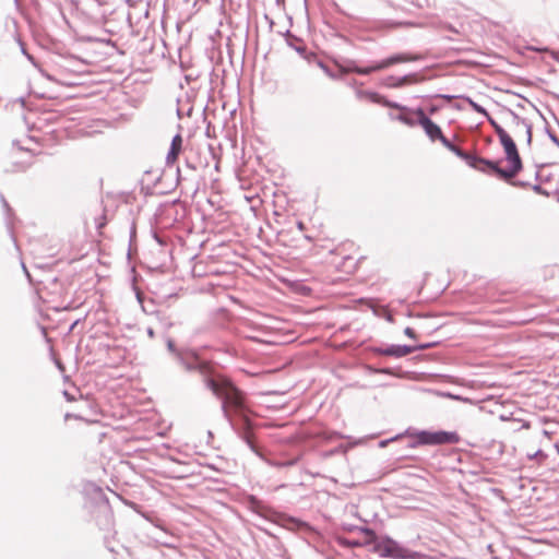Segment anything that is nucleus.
<instances>
[{
	"label": "nucleus",
	"mask_w": 559,
	"mask_h": 559,
	"mask_svg": "<svg viewBox=\"0 0 559 559\" xmlns=\"http://www.w3.org/2000/svg\"><path fill=\"white\" fill-rule=\"evenodd\" d=\"M498 138L501 146L503 147L506 159L509 163L507 168H502L500 166L502 159L493 160L484 158L477 154H467L457 146L456 157H461L465 160L467 166L476 170L486 175L495 176L503 181H510L523 169V163L519 154L518 146L510 134L506 131Z\"/></svg>",
	"instance_id": "1"
},
{
	"label": "nucleus",
	"mask_w": 559,
	"mask_h": 559,
	"mask_svg": "<svg viewBox=\"0 0 559 559\" xmlns=\"http://www.w3.org/2000/svg\"><path fill=\"white\" fill-rule=\"evenodd\" d=\"M415 58L407 53H396L381 61H377L369 67H359L355 60L345 59L337 63L340 72L342 74L357 73L360 75H369L372 72L386 69L393 64L412 61Z\"/></svg>",
	"instance_id": "2"
},
{
	"label": "nucleus",
	"mask_w": 559,
	"mask_h": 559,
	"mask_svg": "<svg viewBox=\"0 0 559 559\" xmlns=\"http://www.w3.org/2000/svg\"><path fill=\"white\" fill-rule=\"evenodd\" d=\"M213 392L224 400V406L227 411L242 414L245 406V395L231 382L227 380L211 381Z\"/></svg>",
	"instance_id": "3"
},
{
	"label": "nucleus",
	"mask_w": 559,
	"mask_h": 559,
	"mask_svg": "<svg viewBox=\"0 0 559 559\" xmlns=\"http://www.w3.org/2000/svg\"><path fill=\"white\" fill-rule=\"evenodd\" d=\"M409 437L416 444L420 445H438L449 443L453 439V435L445 431H414Z\"/></svg>",
	"instance_id": "4"
},
{
	"label": "nucleus",
	"mask_w": 559,
	"mask_h": 559,
	"mask_svg": "<svg viewBox=\"0 0 559 559\" xmlns=\"http://www.w3.org/2000/svg\"><path fill=\"white\" fill-rule=\"evenodd\" d=\"M418 126L424 129L426 135L432 142L439 140L449 151L454 152V142L443 135L441 128L427 114H421V121Z\"/></svg>",
	"instance_id": "5"
},
{
	"label": "nucleus",
	"mask_w": 559,
	"mask_h": 559,
	"mask_svg": "<svg viewBox=\"0 0 559 559\" xmlns=\"http://www.w3.org/2000/svg\"><path fill=\"white\" fill-rule=\"evenodd\" d=\"M364 543L368 545H373V551L378 552L381 556H393L396 545L391 539L378 540L376 534L371 530H364Z\"/></svg>",
	"instance_id": "6"
},
{
	"label": "nucleus",
	"mask_w": 559,
	"mask_h": 559,
	"mask_svg": "<svg viewBox=\"0 0 559 559\" xmlns=\"http://www.w3.org/2000/svg\"><path fill=\"white\" fill-rule=\"evenodd\" d=\"M135 201V197L133 193L130 192H108L103 200L104 202V210H107V207L115 206L116 209H119L121 206H133Z\"/></svg>",
	"instance_id": "7"
},
{
	"label": "nucleus",
	"mask_w": 559,
	"mask_h": 559,
	"mask_svg": "<svg viewBox=\"0 0 559 559\" xmlns=\"http://www.w3.org/2000/svg\"><path fill=\"white\" fill-rule=\"evenodd\" d=\"M421 114H426L425 110L421 108H417L414 110L405 106L397 115L391 112L390 118L393 120H399L408 127H414L420 123Z\"/></svg>",
	"instance_id": "8"
},
{
	"label": "nucleus",
	"mask_w": 559,
	"mask_h": 559,
	"mask_svg": "<svg viewBox=\"0 0 559 559\" xmlns=\"http://www.w3.org/2000/svg\"><path fill=\"white\" fill-rule=\"evenodd\" d=\"M508 115L510 116L511 124L514 128L524 127L525 133H526V143H527L528 146H531L532 139H533V126H532V123L528 122L526 119L520 117L512 109H508Z\"/></svg>",
	"instance_id": "9"
},
{
	"label": "nucleus",
	"mask_w": 559,
	"mask_h": 559,
	"mask_svg": "<svg viewBox=\"0 0 559 559\" xmlns=\"http://www.w3.org/2000/svg\"><path fill=\"white\" fill-rule=\"evenodd\" d=\"M182 142H183V140H182V136L180 133H177L176 135H174L171 143H170L169 151L166 156L167 165H173L178 159V156L182 150Z\"/></svg>",
	"instance_id": "10"
},
{
	"label": "nucleus",
	"mask_w": 559,
	"mask_h": 559,
	"mask_svg": "<svg viewBox=\"0 0 559 559\" xmlns=\"http://www.w3.org/2000/svg\"><path fill=\"white\" fill-rule=\"evenodd\" d=\"M418 347L415 346H405V345H392L384 350H382L383 355L394 356V357H404L413 352H415ZM419 348H425V346H420Z\"/></svg>",
	"instance_id": "11"
},
{
	"label": "nucleus",
	"mask_w": 559,
	"mask_h": 559,
	"mask_svg": "<svg viewBox=\"0 0 559 559\" xmlns=\"http://www.w3.org/2000/svg\"><path fill=\"white\" fill-rule=\"evenodd\" d=\"M417 81V74H406L403 76H389L386 79V85L390 87H402L406 84H411Z\"/></svg>",
	"instance_id": "12"
},
{
	"label": "nucleus",
	"mask_w": 559,
	"mask_h": 559,
	"mask_svg": "<svg viewBox=\"0 0 559 559\" xmlns=\"http://www.w3.org/2000/svg\"><path fill=\"white\" fill-rule=\"evenodd\" d=\"M462 103H467L473 108L474 111H476L477 114H480L483 116L487 115V112H488L485 107H483L481 105L475 103L468 96L456 95V110H460V109H462L464 107L462 105Z\"/></svg>",
	"instance_id": "13"
},
{
	"label": "nucleus",
	"mask_w": 559,
	"mask_h": 559,
	"mask_svg": "<svg viewBox=\"0 0 559 559\" xmlns=\"http://www.w3.org/2000/svg\"><path fill=\"white\" fill-rule=\"evenodd\" d=\"M286 41L289 47H292L294 50H296L300 56L304 58H307V48L302 44L301 39L297 38L296 36L292 35L289 32H287Z\"/></svg>",
	"instance_id": "14"
},
{
	"label": "nucleus",
	"mask_w": 559,
	"mask_h": 559,
	"mask_svg": "<svg viewBox=\"0 0 559 559\" xmlns=\"http://www.w3.org/2000/svg\"><path fill=\"white\" fill-rule=\"evenodd\" d=\"M356 96L359 99L367 98L370 102L376 103V104L379 103V100L381 99V95L376 92H372V91L357 90Z\"/></svg>",
	"instance_id": "15"
},
{
	"label": "nucleus",
	"mask_w": 559,
	"mask_h": 559,
	"mask_svg": "<svg viewBox=\"0 0 559 559\" xmlns=\"http://www.w3.org/2000/svg\"><path fill=\"white\" fill-rule=\"evenodd\" d=\"M486 120L489 122V124L492 127L495 133L497 136L501 135L506 130L490 116L489 112L484 116Z\"/></svg>",
	"instance_id": "16"
},
{
	"label": "nucleus",
	"mask_w": 559,
	"mask_h": 559,
	"mask_svg": "<svg viewBox=\"0 0 559 559\" xmlns=\"http://www.w3.org/2000/svg\"><path fill=\"white\" fill-rule=\"evenodd\" d=\"M380 105L384 106V107H389V108H394V109H399L400 111L402 110V108L404 106L400 105L399 103L396 102H392V100H389L386 98H384L383 96H381V99L379 100Z\"/></svg>",
	"instance_id": "17"
},
{
	"label": "nucleus",
	"mask_w": 559,
	"mask_h": 559,
	"mask_svg": "<svg viewBox=\"0 0 559 559\" xmlns=\"http://www.w3.org/2000/svg\"><path fill=\"white\" fill-rule=\"evenodd\" d=\"M545 132L549 140L559 148V138L551 131L548 126L545 127Z\"/></svg>",
	"instance_id": "18"
},
{
	"label": "nucleus",
	"mask_w": 559,
	"mask_h": 559,
	"mask_svg": "<svg viewBox=\"0 0 559 559\" xmlns=\"http://www.w3.org/2000/svg\"><path fill=\"white\" fill-rule=\"evenodd\" d=\"M460 39L456 37V48H455V51H456V66L460 64V63H463L465 62V60L461 59L457 57V55L461 52V51H465V50H468L467 47L465 46H461L459 45L460 44Z\"/></svg>",
	"instance_id": "19"
},
{
	"label": "nucleus",
	"mask_w": 559,
	"mask_h": 559,
	"mask_svg": "<svg viewBox=\"0 0 559 559\" xmlns=\"http://www.w3.org/2000/svg\"><path fill=\"white\" fill-rule=\"evenodd\" d=\"M318 66L324 71V73L331 79H336L337 76L331 71V69L322 61H318Z\"/></svg>",
	"instance_id": "20"
},
{
	"label": "nucleus",
	"mask_w": 559,
	"mask_h": 559,
	"mask_svg": "<svg viewBox=\"0 0 559 559\" xmlns=\"http://www.w3.org/2000/svg\"><path fill=\"white\" fill-rule=\"evenodd\" d=\"M528 456H530V459H535V460H537V462H538V463L544 462V461L546 460V457H547V455H546L543 451H540V450L536 451V452H535L534 454H532V455L530 454Z\"/></svg>",
	"instance_id": "21"
},
{
	"label": "nucleus",
	"mask_w": 559,
	"mask_h": 559,
	"mask_svg": "<svg viewBox=\"0 0 559 559\" xmlns=\"http://www.w3.org/2000/svg\"><path fill=\"white\" fill-rule=\"evenodd\" d=\"M547 197H550L552 200L559 203V189H556L552 192L547 193Z\"/></svg>",
	"instance_id": "22"
},
{
	"label": "nucleus",
	"mask_w": 559,
	"mask_h": 559,
	"mask_svg": "<svg viewBox=\"0 0 559 559\" xmlns=\"http://www.w3.org/2000/svg\"><path fill=\"white\" fill-rule=\"evenodd\" d=\"M404 333H405L408 337H411V338H415V337H416V333H415L414 329H412V328H406V329L404 330Z\"/></svg>",
	"instance_id": "23"
},
{
	"label": "nucleus",
	"mask_w": 559,
	"mask_h": 559,
	"mask_svg": "<svg viewBox=\"0 0 559 559\" xmlns=\"http://www.w3.org/2000/svg\"><path fill=\"white\" fill-rule=\"evenodd\" d=\"M1 203L4 210H12L2 194H0Z\"/></svg>",
	"instance_id": "24"
},
{
	"label": "nucleus",
	"mask_w": 559,
	"mask_h": 559,
	"mask_svg": "<svg viewBox=\"0 0 559 559\" xmlns=\"http://www.w3.org/2000/svg\"><path fill=\"white\" fill-rule=\"evenodd\" d=\"M534 190H535L536 192H538V193H543V194H546V195H547V193H548V192H546V191L544 190V188H543L542 186H539V185H535V186H534Z\"/></svg>",
	"instance_id": "25"
},
{
	"label": "nucleus",
	"mask_w": 559,
	"mask_h": 559,
	"mask_svg": "<svg viewBox=\"0 0 559 559\" xmlns=\"http://www.w3.org/2000/svg\"><path fill=\"white\" fill-rule=\"evenodd\" d=\"M41 73H43V75H45L48 80L53 81V78H52L50 74L45 73L44 71H41Z\"/></svg>",
	"instance_id": "26"
},
{
	"label": "nucleus",
	"mask_w": 559,
	"mask_h": 559,
	"mask_svg": "<svg viewBox=\"0 0 559 559\" xmlns=\"http://www.w3.org/2000/svg\"><path fill=\"white\" fill-rule=\"evenodd\" d=\"M513 185H514V186H524L525 183H524V182H522V181H516V182H514Z\"/></svg>",
	"instance_id": "27"
},
{
	"label": "nucleus",
	"mask_w": 559,
	"mask_h": 559,
	"mask_svg": "<svg viewBox=\"0 0 559 559\" xmlns=\"http://www.w3.org/2000/svg\"><path fill=\"white\" fill-rule=\"evenodd\" d=\"M538 114H539L540 118H543L544 120H546V118L544 117V115H543L540 111H538Z\"/></svg>",
	"instance_id": "28"
},
{
	"label": "nucleus",
	"mask_w": 559,
	"mask_h": 559,
	"mask_svg": "<svg viewBox=\"0 0 559 559\" xmlns=\"http://www.w3.org/2000/svg\"><path fill=\"white\" fill-rule=\"evenodd\" d=\"M250 210H251V211H254V210H257V207H255L254 205H251V206H250Z\"/></svg>",
	"instance_id": "29"
},
{
	"label": "nucleus",
	"mask_w": 559,
	"mask_h": 559,
	"mask_svg": "<svg viewBox=\"0 0 559 559\" xmlns=\"http://www.w3.org/2000/svg\"><path fill=\"white\" fill-rule=\"evenodd\" d=\"M141 191H144L143 182L141 181Z\"/></svg>",
	"instance_id": "30"
}]
</instances>
